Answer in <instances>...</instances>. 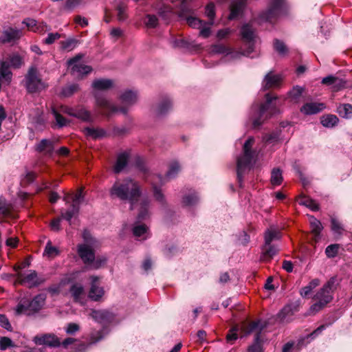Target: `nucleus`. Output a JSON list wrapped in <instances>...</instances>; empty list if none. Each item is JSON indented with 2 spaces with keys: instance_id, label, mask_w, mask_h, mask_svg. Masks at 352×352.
Wrapping results in <instances>:
<instances>
[{
  "instance_id": "c9c22d12",
  "label": "nucleus",
  "mask_w": 352,
  "mask_h": 352,
  "mask_svg": "<svg viewBox=\"0 0 352 352\" xmlns=\"http://www.w3.org/2000/svg\"><path fill=\"white\" fill-rule=\"evenodd\" d=\"M80 90L79 85L76 83L67 84L63 87L60 92L63 97H70Z\"/></svg>"
},
{
  "instance_id": "13d9d810",
  "label": "nucleus",
  "mask_w": 352,
  "mask_h": 352,
  "mask_svg": "<svg viewBox=\"0 0 352 352\" xmlns=\"http://www.w3.org/2000/svg\"><path fill=\"white\" fill-rule=\"evenodd\" d=\"M198 201V197L196 194H192L183 197V204L184 206H192Z\"/></svg>"
},
{
  "instance_id": "0eeeda50",
  "label": "nucleus",
  "mask_w": 352,
  "mask_h": 352,
  "mask_svg": "<svg viewBox=\"0 0 352 352\" xmlns=\"http://www.w3.org/2000/svg\"><path fill=\"white\" fill-rule=\"evenodd\" d=\"M77 252L83 263L91 268L98 269L106 262L105 258L95 259L94 251L88 244H79Z\"/></svg>"
},
{
  "instance_id": "8fccbe9b",
  "label": "nucleus",
  "mask_w": 352,
  "mask_h": 352,
  "mask_svg": "<svg viewBox=\"0 0 352 352\" xmlns=\"http://www.w3.org/2000/svg\"><path fill=\"white\" fill-rule=\"evenodd\" d=\"M79 207L72 204L71 208L67 210L65 213H62V218L65 219L67 221H70L71 219L78 213Z\"/></svg>"
},
{
  "instance_id": "864d4df0",
  "label": "nucleus",
  "mask_w": 352,
  "mask_h": 352,
  "mask_svg": "<svg viewBox=\"0 0 352 352\" xmlns=\"http://www.w3.org/2000/svg\"><path fill=\"white\" fill-rule=\"evenodd\" d=\"M339 248V244H331L328 245L325 250L326 256L330 258L336 257L338 253Z\"/></svg>"
},
{
  "instance_id": "5701e85b",
  "label": "nucleus",
  "mask_w": 352,
  "mask_h": 352,
  "mask_svg": "<svg viewBox=\"0 0 352 352\" xmlns=\"http://www.w3.org/2000/svg\"><path fill=\"white\" fill-rule=\"evenodd\" d=\"M280 81L281 78L279 75L269 72L264 78L263 87L265 89L276 87L280 85Z\"/></svg>"
},
{
  "instance_id": "052dcab7",
  "label": "nucleus",
  "mask_w": 352,
  "mask_h": 352,
  "mask_svg": "<svg viewBox=\"0 0 352 352\" xmlns=\"http://www.w3.org/2000/svg\"><path fill=\"white\" fill-rule=\"evenodd\" d=\"M61 37L62 35L58 32L49 33L47 36L43 40V43L46 45H51Z\"/></svg>"
},
{
  "instance_id": "9b49d317",
  "label": "nucleus",
  "mask_w": 352,
  "mask_h": 352,
  "mask_svg": "<svg viewBox=\"0 0 352 352\" xmlns=\"http://www.w3.org/2000/svg\"><path fill=\"white\" fill-rule=\"evenodd\" d=\"M25 85L28 92L35 93L45 88L44 83L38 75L36 68H30L25 76Z\"/></svg>"
},
{
  "instance_id": "bf43d9fd",
  "label": "nucleus",
  "mask_w": 352,
  "mask_h": 352,
  "mask_svg": "<svg viewBox=\"0 0 352 352\" xmlns=\"http://www.w3.org/2000/svg\"><path fill=\"white\" fill-rule=\"evenodd\" d=\"M51 30L50 26H49L45 22L38 23L36 29H34V32L43 34Z\"/></svg>"
},
{
  "instance_id": "4be33fe9",
  "label": "nucleus",
  "mask_w": 352,
  "mask_h": 352,
  "mask_svg": "<svg viewBox=\"0 0 352 352\" xmlns=\"http://www.w3.org/2000/svg\"><path fill=\"white\" fill-rule=\"evenodd\" d=\"M278 250L277 246L272 245V243L267 244L265 243L262 248L261 259L263 261H270L278 252Z\"/></svg>"
},
{
  "instance_id": "2eb2a0df",
  "label": "nucleus",
  "mask_w": 352,
  "mask_h": 352,
  "mask_svg": "<svg viewBox=\"0 0 352 352\" xmlns=\"http://www.w3.org/2000/svg\"><path fill=\"white\" fill-rule=\"evenodd\" d=\"M60 110L64 113L76 117L83 121L89 122L92 120L91 113L82 107L72 108L67 106H62Z\"/></svg>"
},
{
  "instance_id": "de8ad7c7",
  "label": "nucleus",
  "mask_w": 352,
  "mask_h": 352,
  "mask_svg": "<svg viewBox=\"0 0 352 352\" xmlns=\"http://www.w3.org/2000/svg\"><path fill=\"white\" fill-rule=\"evenodd\" d=\"M104 338L103 330L93 331L89 338V345L97 343Z\"/></svg>"
},
{
  "instance_id": "338daca9",
  "label": "nucleus",
  "mask_w": 352,
  "mask_h": 352,
  "mask_svg": "<svg viewBox=\"0 0 352 352\" xmlns=\"http://www.w3.org/2000/svg\"><path fill=\"white\" fill-rule=\"evenodd\" d=\"M74 22L81 28H85L88 26V19L80 15H76L74 18Z\"/></svg>"
},
{
  "instance_id": "a878e982",
  "label": "nucleus",
  "mask_w": 352,
  "mask_h": 352,
  "mask_svg": "<svg viewBox=\"0 0 352 352\" xmlns=\"http://www.w3.org/2000/svg\"><path fill=\"white\" fill-rule=\"evenodd\" d=\"M245 0H237L233 1L230 6V14L229 19L232 20L236 18L243 10L245 6Z\"/></svg>"
},
{
  "instance_id": "69168bd1",
  "label": "nucleus",
  "mask_w": 352,
  "mask_h": 352,
  "mask_svg": "<svg viewBox=\"0 0 352 352\" xmlns=\"http://www.w3.org/2000/svg\"><path fill=\"white\" fill-rule=\"evenodd\" d=\"M279 140V133L273 132L270 134H266L263 137V140L267 143H274L278 142Z\"/></svg>"
},
{
  "instance_id": "603ef678",
  "label": "nucleus",
  "mask_w": 352,
  "mask_h": 352,
  "mask_svg": "<svg viewBox=\"0 0 352 352\" xmlns=\"http://www.w3.org/2000/svg\"><path fill=\"white\" fill-rule=\"evenodd\" d=\"M292 309L290 306H285L283 307L281 311L278 313V317L282 322H288L289 319L287 316H292Z\"/></svg>"
},
{
  "instance_id": "6ab92c4d",
  "label": "nucleus",
  "mask_w": 352,
  "mask_h": 352,
  "mask_svg": "<svg viewBox=\"0 0 352 352\" xmlns=\"http://www.w3.org/2000/svg\"><path fill=\"white\" fill-rule=\"evenodd\" d=\"M129 156V153L127 151L118 155L116 162L113 167V170L115 173H120L124 170L128 164Z\"/></svg>"
},
{
  "instance_id": "a19ab883",
  "label": "nucleus",
  "mask_w": 352,
  "mask_h": 352,
  "mask_svg": "<svg viewBox=\"0 0 352 352\" xmlns=\"http://www.w3.org/2000/svg\"><path fill=\"white\" fill-rule=\"evenodd\" d=\"M338 113L345 118H350L352 117V104H343L339 105L338 107Z\"/></svg>"
},
{
  "instance_id": "1a4fd4ad",
  "label": "nucleus",
  "mask_w": 352,
  "mask_h": 352,
  "mask_svg": "<svg viewBox=\"0 0 352 352\" xmlns=\"http://www.w3.org/2000/svg\"><path fill=\"white\" fill-rule=\"evenodd\" d=\"M82 57V55L78 54L69 59L67 62L72 74L76 78H82L92 71L91 66L86 65L80 61Z\"/></svg>"
},
{
  "instance_id": "7c9ffc66",
  "label": "nucleus",
  "mask_w": 352,
  "mask_h": 352,
  "mask_svg": "<svg viewBox=\"0 0 352 352\" xmlns=\"http://www.w3.org/2000/svg\"><path fill=\"white\" fill-rule=\"evenodd\" d=\"M10 67L8 61H2L0 63V80H4L8 83L11 81L12 74Z\"/></svg>"
},
{
  "instance_id": "f3484780",
  "label": "nucleus",
  "mask_w": 352,
  "mask_h": 352,
  "mask_svg": "<svg viewBox=\"0 0 352 352\" xmlns=\"http://www.w3.org/2000/svg\"><path fill=\"white\" fill-rule=\"evenodd\" d=\"M90 316L96 322L106 324L114 320V315L107 310H92Z\"/></svg>"
},
{
  "instance_id": "20e7f679",
  "label": "nucleus",
  "mask_w": 352,
  "mask_h": 352,
  "mask_svg": "<svg viewBox=\"0 0 352 352\" xmlns=\"http://www.w3.org/2000/svg\"><path fill=\"white\" fill-rule=\"evenodd\" d=\"M336 278H331L326 284L316 294L314 299L316 301L309 309V312L315 314L322 310L333 299V292L335 289Z\"/></svg>"
},
{
  "instance_id": "4c0bfd02",
  "label": "nucleus",
  "mask_w": 352,
  "mask_h": 352,
  "mask_svg": "<svg viewBox=\"0 0 352 352\" xmlns=\"http://www.w3.org/2000/svg\"><path fill=\"white\" fill-rule=\"evenodd\" d=\"M78 41L74 38H69L65 41H60V47L66 52L72 51L78 45Z\"/></svg>"
},
{
  "instance_id": "f704fd0d",
  "label": "nucleus",
  "mask_w": 352,
  "mask_h": 352,
  "mask_svg": "<svg viewBox=\"0 0 352 352\" xmlns=\"http://www.w3.org/2000/svg\"><path fill=\"white\" fill-rule=\"evenodd\" d=\"M137 94L133 91L128 90L124 91L120 96V100L123 104L131 105L137 100Z\"/></svg>"
},
{
  "instance_id": "79ce46f5",
  "label": "nucleus",
  "mask_w": 352,
  "mask_h": 352,
  "mask_svg": "<svg viewBox=\"0 0 352 352\" xmlns=\"http://www.w3.org/2000/svg\"><path fill=\"white\" fill-rule=\"evenodd\" d=\"M117 19L119 21H124L127 17V7L124 3H120L116 8Z\"/></svg>"
},
{
  "instance_id": "2f4dec72",
  "label": "nucleus",
  "mask_w": 352,
  "mask_h": 352,
  "mask_svg": "<svg viewBox=\"0 0 352 352\" xmlns=\"http://www.w3.org/2000/svg\"><path fill=\"white\" fill-rule=\"evenodd\" d=\"M113 81L109 79H96L92 82V87L96 90H107L112 87Z\"/></svg>"
},
{
  "instance_id": "ddd939ff",
  "label": "nucleus",
  "mask_w": 352,
  "mask_h": 352,
  "mask_svg": "<svg viewBox=\"0 0 352 352\" xmlns=\"http://www.w3.org/2000/svg\"><path fill=\"white\" fill-rule=\"evenodd\" d=\"M242 40L248 45V50L244 52L245 55H249L254 50V40L256 38L255 30L250 23L245 24L241 29Z\"/></svg>"
},
{
  "instance_id": "f257e3e1",
  "label": "nucleus",
  "mask_w": 352,
  "mask_h": 352,
  "mask_svg": "<svg viewBox=\"0 0 352 352\" xmlns=\"http://www.w3.org/2000/svg\"><path fill=\"white\" fill-rule=\"evenodd\" d=\"M142 195L140 184L132 179H118L109 190L111 199H118L131 204V209L136 204Z\"/></svg>"
},
{
  "instance_id": "bb28decb",
  "label": "nucleus",
  "mask_w": 352,
  "mask_h": 352,
  "mask_svg": "<svg viewBox=\"0 0 352 352\" xmlns=\"http://www.w3.org/2000/svg\"><path fill=\"white\" fill-rule=\"evenodd\" d=\"M281 238L280 232L273 226L269 228L264 234L265 243H272L273 241L279 240Z\"/></svg>"
},
{
  "instance_id": "393cba45",
  "label": "nucleus",
  "mask_w": 352,
  "mask_h": 352,
  "mask_svg": "<svg viewBox=\"0 0 352 352\" xmlns=\"http://www.w3.org/2000/svg\"><path fill=\"white\" fill-rule=\"evenodd\" d=\"M251 322L244 321L241 324H236L232 327L226 336V340L230 344H233L234 342L238 338V332L240 331L241 337L244 336L241 329V327L244 323H250Z\"/></svg>"
},
{
  "instance_id": "72a5a7b5",
  "label": "nucleus",
  "mask_w": 352,
  "mask_h": 352,
  "mask_svg": "<svg viewBox=\"0 0 352 352\" xmlns=\"http://www.w3.org/2000/svg\"><path fill=\"white\" fill-rule=\"evenodd\" d=\"M37 151L51 155L54 150L53 142L49 140L43 139L37 145Z\"/></svg>"
},
{
  "instance_id": "a211bd4d",
  "label": "nucleus",
  "mask_w": 352,
  "mask_h": 352,
  "mask_svg": "<svg viewBox=\"0 0 352 352\" xmlns=\"http://www.w3.org/2000/svg\"><path fill=\"white\" fill-rule=\"evenodd\" d=\"M91 288L89 292V297L94 300L98 301L104 294L102 287H100L99 278L97 276H91Z\"/></svg>"
},
{
  "instance_id": "473e14b6",
  "label": "nucleus",
  "mask_w": 352,
  "mask_h": 352,
  "mask_svg": "<svg viewBox=\"0 0 352 352\" xmlns=\"http://www.w3.org/2000/svg\"><path fill=\"white\" fill-rule=\"evenodd\" d=\"M310 227L311 232L314 234V241L317 242L320 237V232L322 229V226L320 221L314 217L309 219Z\"/></svg>"
},
{
  "instance_id": "4468645a",
  "label": "nucleus",
  "mask_w": 352,
  "mask_h": 352,
  "mask_svg": "<svg viewBox=\"0 0 352 352\" xmlns=\"http://www.w3.org/2000/svg\"><path fill=\"white\" fill-rule=\"evenodd\" d=\"M33 342L36 345H45L56 348L60 346V340L54 333H43L34 337Z\"/></svg>"
},
{
  "instance_id": "f8f14e48",
  "label": "nucleus",
  "mask_w": 352,
  "mask_h": 352,
  "mask_svg": "<svg viewBox=\"0 0 352 352\" xmlns=\"http://www.w3.org/2000/svg\"><path fill=\"white\" fill-rule=\"evenodd\" d=\"M96 102L97 107L100 109L101 113L105 116H109L117 112H121L124 114L127 111L125 107L118 108L111 104L105 98L98 95L96 96Z\"/></svg>"
},
{
  "instance_id": "39448f33",
  "label": "nucleus",
  "mask_w": 352,
  "mask_h": 352,
  "mask_svg": "<svg viewBox=\"0 0 352 352\" xmlns=\"http://www.w3.org/2000/svg\"><path fill=\"white\" fill-rule=\"evenodd\" d=\"M265 327V323L260 320L251 321L250 323H244L242 325L241 329L243 336H248L253 332L256 333L254 342L248 347L247 352H263L261 333Z\"/></svg>"
},
{
  "instance_id": "49530a36",
  "label": "nucleus",
  "mask_w": 352,
  "mask_h": 352,
  "mask_svg": "<svg viewBox=\"0 0 352 352\" xmlns=\"http://www.w3.org/2000/svg\"><path fill=\"white\" fill-rule=\"evenodd\" d=\"M180 171V166L177 162H173L169 165L168 170L166 174V178H174Z\"/></svg>"
},
{
  "instance_id": "c03bdc74",
  "label": "nucleus",
  "mask_w": 352,
  "mask_h": 352,
  "mask_svg": "<svg viewBox=\"0 0 352 352\" xmlns=\"http://www.w3.org/2000/svg\"><path fill=\"white\" fill-rule=\"evenodd\" d=\"M8 60L10 66L13 68H19L23 64L22 57L18 54H13L10 55Z\"/></svg>"
},
{
  "instance_id": "6e6d98bb",
  "label": "nucleus",
  "mask_w": 352,
  "mask_h": 352,
  "mask_svg": "<svg viewBox=\"0 0 352 352\" xmlns=\"http://www.w3.org/2000/svg\"><path fill=\"white\" fill-rule=\"evenodd\" d=\"M14 346H15V344L10 338L6 336L0 338V349L1 351H5L8 348Z\"/></svg>"
},
{
  "instance_id": "b1692460",
  "label": "nucleus",
  "mask_w": 352,
  "mask_h": 352,
  "mask_svg": "<svg viewBox=\"0 0 352 352\" xmlns=\"http://www.w3.org/2000/svg\"><path fill=\"white\" fill-rule=\"evenodd\" d=\"M151 182L153 188V193L155 199L160 202H163L164 195L161 192L160 190L157 188V185L158 184L162 185L164 183V179L160 175H153L152 176Z\"/></svg>"
},
{
  "instance_id": "680f3d73",
  "label": "nucleus",
  "mask_w": 352,
  "mask_h": 352,
  "mask_svg": "<svg viewBox=\"0 0 352 352\" xmlns=\"http://www.w3.org/2000/svg\"><path fill=\"white\" fill-rule=\"evenodd\" d=\"M212 51L217 54H228L230 52V48L223 44H217L213 45Z\"/></svg>"
},
{
  "instance_id": "5fc2aeb1",
  "label": "nucleus",
  "mask_w": 352,
  "mask_h": 352,
  "mask_svg": "<svg viewBox=\"0 0 352 352\" xmlns=\"http://www.w3.org/2000/svg\"><path fill=\"white\" fill-rule=\"evenodd\" d=\"M303 92V88L300 86L294 87L289 92V96L292 100L297 102Z\"/></svg>"
},
{
  "instance_id": "a18cd8bd",
  "label": "nucleus",
  "mask_w": 352,
  "mask_h": 352,
  "mask_svg": "<svg viewBox=\"0 0 352 352\" xmlns=\"http://www.w3.org/2000/svg\"><path fill=\"white\" fill-rule=\"evenodd\" d=\"M338 122V118L335 115L323 116L321 120L322 124L325 127H333Z\"/></svg>"
},
{
  "instance_id": "3c124183",
  "label": "nucleus",
  "mask_w": 352,
  "mask_h": 352,
  "mask_svg": "<svg viewBox=\"0 0 352 352\" xmlns=\"http://www.w3.org/2000/svg\"><path fill=\"white\" fill-rule=\"evenodd\" d=\"M59 254L60 252L58 248L52 246L51 242L48 241L44 250V254L50 258H54Z\"/></svg>"
},
{
  "instance_id": "e2e57ef3",
  "label": "nucleus",
  "mask_w": 352,
  "mask_h": 352,
  "mask_svg": "<svg viewBox=\"0 0 352 352\" xmlns=\"http://www.w3.org/2000/svg\"><path fill=\"white\" fill-rule=\"evenodd\" d=\"M10 206L8 205L4 199H0V213L4 216H8L10 214Z\"/></svg>"
},
{
  "instance_id": "7ed1b4c3",
  "label": "nucleus",
  "mask_w": 352,
  "mask_h": 352,
  "mask_svg": "<svg viewBox=\"0 0 352 352\" xmlns=\"http://www.w3.org/2000/svg\"><path fill=\"white\" fill-rule=\"evenodd\" d=\"M254 144V139L250 137L245 142L241 156L239 157L236 163L237 179L241 184L244 172L250 169L252 165L253 160L256 157V151L252 150Z\"/></svg>"
},
{
  "instance_id": "e433bc0d",
  "label": "nucleus",
  "mask_w": 352,
  "mask_h": 352,
  "mask_svg": "<svg viewBox=\"0 0 352 352\" xmlns=\"http://www.w3.org/2000/svg\"><path fill=\"white\" fill-rule=\"evenodd\" d=\"M133 233L136 237L144 236L142 239L144 240L148 237V228L144 224H137L133 228Z\"/></svg>"
},
{
  "instance_id": "0e129e2a",
  "label": "nucleus",
  "mask_w": 352,
  "mask_h": 352,
  "mask_svg": "<svg viewBox=\"0 0 352 352\" xmlns=\"http://www.w3.org/2000/svg\"><path fill=\"white\" fill-rule=\"evenodd\" d=\"M345 81L341 78L338 77L335 78L334 82L332 85L333 91H338L339 90L343 89L345 87Z\"/></svg>"
},
{
  "instance_id": "dca6fc26",
  "label": "nucleus",
  "mask_w": 352,
  "mask_h": 352,
  "mask_svg": "<svg viewBox=\"0 0 352 352\" xmlns=\"http://www.w3.org/2000/svg\"><path fill=\"white\" fill-rule=\"evenodd\" d=\"M23 36V32L20 29L8 27L3 30L0 35V43H14L19 41Z\"/></svg>"
},
{
  "instance_id": "774afa93",
  "label": "nucleus",
  "mask_w": 352,
  "mask_h": 352,
  "mask_svg": "<svg viewBox=\"0 0 352 352\" xmlns=\"http://www.w3.org/2000/svg\"><path fill=\"white\" fill-rule=\"evenodd\" d=\"M80 330V326L74 322L67 324L65 331L69 335H74Z\"/></svg>"
},
{
  "instance_id": "6e6552de",
  "label": "nucleus",
  "mask_w": 352,
  "mask_h": 352,
  "mask_svg": "<svg viewBox=\"0 0 352 352\" xmlns=\"http://www.w3.org/2000/svg\"><path fill=\"white\" fill-rule=\"evenodd\" d=\"M16 276V280L14 285H24L30 288L37 287L45 281V278L38 276L34 270H30L28 274L18 272Z\"/></svg>"
},
{
  "instance_id": "cd10ccee",
  "label": "nucleus",
  "mask_w": 352,
  "mask_h": 352,
  "mask_svg": "<svg viewBox=\"0 0 352 352\" xmlns=\"http://www.w3.org/2000/svg\"><path fill=\"white\" fill-rule=\"evenodd\" d=\"M85 135L94 140L101 138L105 135V131L100 128L86 127L83 129Z\"/></svg>"
},
{
  "instance_id": "58836bf2",
  "label": "nucleus",
  "mask_w": 352,
  "mask_h": 352,
  "mask_svg": "<svg viewBox=\"0 0 352 352\" xmlns=\"http://www.w3.org/2000/svg\"><path fill=\"white\" fill-rule=\"evenodd\" d=\"M283 182L282 170L278 168H274L271 173V183L274 186H279Z\"/></svg>"
},
{
  "instance_id": "37998d69",
  "label": "nucleus",
  "mask_w": 352,
  "mask_h": 352,
  "mask_svg": "<svg viewBox=\"0 0 352 352\" xmlns=\"http://www.w3.org/2000/svg\"><path fill=\"white\" fill-rule=\"evenodd\" d=\"M172 107V103L169 98H165L158 105L156 113L157 115H164Z\"/></svg>"
},
{
  "instance_id": "f03ea898",
  "label": "nucleus",
  "mask_w": 352,
  "mask_h": 352,
  "mask_svg": "<svg viewBox=\"0 0 352 352\" xmlns=\"http://www.w3.org/2000/svg\"><path fill=\"white\" fill-rule=\"evenodd\" d=\"M279 103L278 97L270 94L265 95V102L262 104L256 110V112L252 118V124L254 128L260 126L265 120L271 116L278 113Z\"/></svg>"
},
{
  "instance_id": "c756f323",
  "label": "nucleus",
  "mask_w": 352,
  "mask_h": 352,
  "mask_svg": "<svg viewBox=\"0 0 352 352\" xmlns=\"http://www.w3.org/2000/svg\"><path fill=\"white\" fill-rule=\"evenodd\" d=\"M297 201L300 205L305 206L313 211L319 210L318 204L314 199L309 197L302 195L298 197Z\"/></svg>"
},
{
  "instance_id": "aec40b11",
  "label": "nucleus",
  "mask_w": 352,
  "mask_h": 352,
  "mask_svg": "<svg viewBox=\"0 0 352 352\" xmlns=\"http://www.w3.org/2000/svg\"><path fill=\"white\" fill-rule=\"evenodd\" d=\"M324 107V103L307 102L300 108V111L306 115L316 114L323 110Z\"/></svg>"
},
{
  "instance_id": "9d476101",
  "label": "nucleus",
  "mask_w": 352,
  "mask_h": 352,
  "mask_svg": "<svg viewBox=\"0 0 352 352\" xmlns=\"http://www.w3.org/2000/svg\"><path fill=\"white\" fill-rule=\"evenodd\" d=\"M283 0H271L269 8L261 13L259 18L261 21L274 23L282 10Z\"/></svg>"
},
{
  "instance_id": "412c9836",
  "label": "nucleus",
  "mask_w": 352,
  "mask_h": 352,
  "mask_svg": "<svg viewBox=\"0 0 352 352\" xmlns=\"http://www.w3.org/2000/svg\"><path fill=\"white\" fill-rule=\"evenodd\" d=\"M69 292L75 302L83 304L85 298L84 288L81 284L75 283L70 287Z\"/></svg>"
},
{
  "instance_id": "423d86ee",
  "label": "nucleus",
  "mask_w": 352,
  "mask_h": 352,
  "mask_svg": "<svg viewBox=\"0 0 352 352\" xmlns=\"http://www.w3.org/2000/svg\"><path fill=\"white\" fill-rule=\"evenodd\" d=\"M45 295L40 294L34 296L32 300L21 299L15 308L16 315H31L40 311L45 302Z\"/></svg>"
},
{
  "instance_id": "09e8293b",
  "label": "nucleus",
  "mask_w": 352,
  "mask_h": 352,
  "mask_svg": "<svg viewBox=\"0 0 352 352\" xmlns=\"http://www.w3.org/2000/svg\"><path fill=\"white\" fill-rule=\"evenodd\" d=\"M274 50L281 56H285L287 54L288 50L285 44L278 40V39H274Z\"/></svg>"
},
{
  "instance_id": "ea45409f",
  "label": "nucleus",
  "mask_w": 352,
  "mask_h": 352,
  "mask_svg": "<svg viewBox=\"0 0 352 352\" xmlns=\"http://www.w3.org/2000/svg\"><path fill=\"white\" fill-rule=\"evenodd\" d=\"M148 207L149 202L146 199H144L142 201L140 204V212L138 215V219L139 221L144 220L147 217H148Z\"/></svg>"
},
{
  "instance_id": "4d7b16f0",
  "label": "nucleus",
  "mask_w": 352,
  "mask_h": 352,
  "mask_svg": "<svg viewBox=\"0 0 352 352\" xmlns=\"http://www.w3.org/2000/svg\"><path fill=\"white\" fill-rule=\"evenodd\" d=\"M145 25L148 28H154L157 25L158 19L156 16L148 14L144 21Z\"/></svg>"
},
{
  "instance_id": "c85d7f7f",
  "label": "nucleus",
  "mask_w": 352,
  "mask_h": 352,
  "mask_svg": "<svg viewBox=\"0 0 352 352\" xmlns=\"http://www.w3.org/2000/svg\"><path fill=\"white\" fill-rule=\"evenodd\" d=\"M84 199L82 189H79L75 194H68L65 196L64 200L66 202H72V204L79 207Z\"/></svg>"
}]
</instances>
